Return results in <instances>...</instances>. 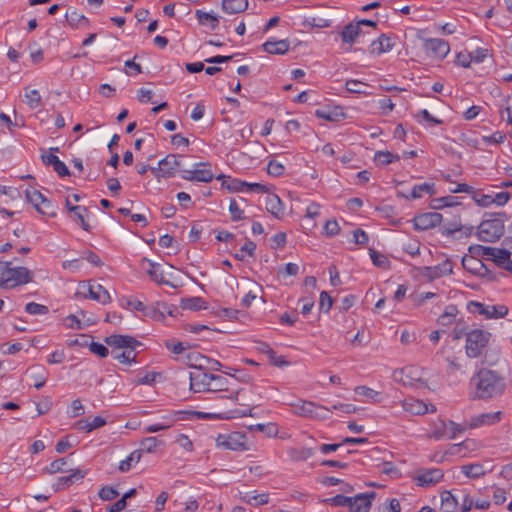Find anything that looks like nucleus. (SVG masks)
<instances>
[{"label":"nucleus","mask_w":512,"mask_h":512,"mask_svg":"<svg viewBox=\"0 0 512 512\" xmlns=\"http://www.w3.org/2000/svg\"><path fill=\"white\" fill-rule=\"evenodd\" d=\"M470 384L474 387V398L481 400L500 396L506 387L503 376L490 369H480Z\"/></svg>","instance_id":"1"},{"label":"nucleus","mask_w":512,"mask_h":512,"mask_svg":"<svg viewBox=\"0 0 512 512\" xmlns=\"http://www.w3.org/2000/svg\"><path fill=\"white\" fill-rule=\"evenodd\" d=\"M491 333L482 329H473L467 334L465 341V354L468 358H482V363L493 365L495 360L488 359Z\"/></svg>","instance_id":"2"},{"label":"nucleus","mask_w":512,"mask_h":512,"mask_svg":"<svg viewBox=\"0 0 512 512\" xmlns=\"http://www.w3.org/2000/svg\"><path fill=\"white\" fill-rule=\"evenodd\" d=\"M507 215L504 212L486 213L477 227V237L483 242H496L505 232Z\"/></svg>","instance_id":"3"},{"label":"nucleus","mask_w":512,"mask_h":512,"mask_svg":"<svg viewBox=\"0 0 512 512\" xmlns=\"http://www.w3.org/2000/svg\"><path fill=\"white\" fill-rule=\"evenodd\" d=\"M189 363L193 368V370L189 372L190 389L195 393L208 391L214 374L206 372L204 363L202 362L189 361Z\"/></svg>","instance_id":"4"},{"label":"nucleus","mask_w":512,"mask_h":512,"mask_svg":"<svg viewBox=\"0 0 512 512\" xmlns=\"http://www.w3.org/2000/svg\"><path fill=\"white\" fill-rule=\"evenodd\" d=\"M292 407L293 412L296 415L312 419L325 420L328 419L331 414V410L329 408L316 404L312 401L301 400L293 404Z\"/></svg>","instance_id":"5"},{"label":"nucleus","mask_w":512,"mask_h":512,"mask_svg":"<svg viewBox=\"0 0 512 512\" xmlns=\"http://www.w3.org/2000/svg\"><path fill=\"white\" fill-rule=\"evenodd\" d=\"M246 439V435L240 432L219 434L216 438V445L227 450L245 451L249 449Z\"/></svg>","instance_id":"6"},{"label":"nucleus","mask_w":512,"mask_h":512,"mask_svg":"<svg viewBox=\"0 0 512 512\" xmlns=\"http://www.w3.org/2000/svg\"><path fill=\"white\" fill-rule=\"evenodd\" d=\"M444 478V472L440 468H420L412 477L417 486L430 487L441 482Z\"/></svg>","instance_id":"7"},{"label":"nucleus","mask_w":512,"mask_h":512,"mask_svg":"<svg viewBox=\"0 0 512 512\" xmlns=\"http://www.w3.org/2000/svg\"><path fill=\"white\" fill-rule=\"evenodd\" d=\"M183 170L179 157L175 154H169L159 161L157 168H151V172L155 177L168 178L173 176L176 171Z\"/></svg>","instance_id":"8"},{"label":"nucleus","mask_w":512,"mask_h":512,"mask_svg":"<svg viewBox=\"0 0 512 512\" xmlns=\"http://www.w3.org/2000/svg\"><path fill=\"white\" fill-rule=\"evenodd\" d=\"M210 164L205 162L196 163L193 170H181L182 178L189 181H198L209 183L213 180L214 175L209 169Z\"/></svg>","instance_id":"9"},{"label":"nucleus","mask_w":512,"mask_h":512,"mask_svg":"<svg viewBox=\"0 0 512 512\" xmlns=\"http://www.w3.org/2000/svg\"><path fill=\"white\" fill-rule=\"evenodd\" d=\"M426 54L432 58L442 60L450 51L449 43L440 38H429L423 44Z\"/></svg>","instance_id":"10"},{"label":"nucleus","mask_w":512,"mask_h":512,"mask_svg":"<svg viewBox=\"0 0 512 512\" xmlns=\"http://www.w3.org/2000/svg\"><path fill=\"white\" fill-rule=\"evenodd\" d=\"M470 307H474V312L484 315L487 319H499L508 314V307L505 305H485L480 302L471 301Z\"/></svg>","instance_id":"11"},{"label":"nucleus","mask_w":512,"mask_h":512,"mask_svg":"<svg viewBox=\"0 0 512 512\" xmlns=\"http://www.w3.org/2000/svg\"><path fill=\"white\" fill-rule=\"evenodd\" d=\"M453 272V262L449 259L444 260L442 263L432 266L424 267L422 269V276L430 281L441 278L446 275H450Z\"/></svg>","instance_id":"12"},{"label":"nucleus","mask_w":512,"mask_h":512,"mask_svg":"<svg viewBox=\"0 0 512 512\" xmlns=\"http://www.w3.org/2000/svg\"><path fill=\"white\" fill-rule=\"evenodd\" d=\"M462 266L469 273L480 277H486L490 274L489 269L482 262V260L476 258V256L472 255L471 253L470 255H465L462 258Z\"/></svg>","instance_id":"13"},{"label":"nucleus","mask_w":512,"mask_h":512,"mask_svg":"<svg viewBox=\"0 0 512 512\" xmlns=\"http://www.w3.org/2000/svg\"><path fill=\"white\" fill-rule=\"evenodd\" d=\"M442 221V215L438 212H428L416 216L413 220L416 230H428L436 227Z\"/></svg>","instance_id":"14"},{"label":"nucleus","mask_w":512,"mask_h":512,"mask_svg":"<svg viewBox=\"0 0 512 512\" xmlns=\"http://www.w3.org/2000/svg\"><path fill=\"white\" fill-rule=\"evenodd\" d=\"M9 276H8V288H13L18 285L27 284L32 281V273L25 267H15L12 268L9 266Z\"/></svg>","instance_id":"15"},{"label":"nucleus","mask_w":512,"mask_h":512,"mask_svg":"<svg viewBox=\"0 0 512 512\" xmlns=\"http://www.w3.org/2000/svg\"><path fill=\"white\" fill-rule=\"evenodd\" d=\"M105 343L107 345H109L110 347H114V348H118V349L128 348L129 350L135 349L136 346L141 345V342H139L132 336L116 335V334L106 337Z\"/></svg>","instance_id":"16"},{"label":"nucleus","mask_w":512,"mask_h":512,"mask_svg":"<svg viewBox=\"0 0 512 512\" xmlns=\"http://www.w3.org/2000/svg\"><path fill=\"white\" fill-rule=\"evenodd\" d=\"M501 417V411L482 413L472 417L468 423V427L473 429L482 426L493 425L498 423L501 420Z\"/></svg>","instance_id":"17"},{"label":"nucleus","mask_w":512,"mask_h":512,"mask_svg":"<svg viewBox=\"0 0 512 512\" xmlns=\"http://www.w3.org/2000/svg\"><path fill=\"white\" fill-rule=\"evenodd\" d=\"M70 474L67 476H62L57 479V481L53 484L54 491H61L78 480H81L87 474L86 470H82L79 468L69 470Z\"/></svg>","instance_id":"18"},{"label":"nucleus","mask_w":512,"mask_h":512,"mask_svg":"<svg viewBox=\"0 0 512 512\" xmlns=\"http://www.w3.org/2000/svg\"><path fill=\"white\" fill-rule=\"evenodd\" d=\"M375 492L358 494L352 498V504L349 506L350 512H369L371 499L375 497Z\"/></svg>","instance_id":"19"},{"label":"nucleus","mask_w":512,"mask_h":512,"mask_svg":"<svg viewBox=\"0 0 512 512\" xmlns=\"http://www.w3.org/2000/svg\"><path fill=\"white\" fill-rule=\"evenodd\" d=\"M431 410H429L428 405L421 400L418 399H406L403 402V408L405 411L413 414V415H423L429 411L435 412V406L431 405Z\"/></svg>","instance_id":"20"},{"label":"nucleus","mask_w":512,"mask_h":512,"mask_svg":"<svg viewBox=\"0 0 512 512\" xmlns=\"http://www.w3.org/2000/svg\"><path fill=\"white\" fill-rule=\"evenodd\" d=\"M290 43L287 39L282 40H268L262 48L265 52L273 55H283L288 52Z\"/></svg>","instance_id":"21"},{"label":"nucleus","mask_w":512,"mask_h":512,"mask_svg":"<svg viewBox=\"0 0 512 512\" xmlns=\"http://www.w3.org/2000/svg\"><path fill=\"white\" fill-rule=\"evenodd\" d=\"M459 310L456 305H448L444 312L437 318V324L442 327H449L457 322Z\"/></svg>","instance_id":"22"},{"label":"nucleus","mask_w":512,"mask_h":512,"mask_svg":"<svg viewBox=\"0 0 512 512\" xmlns=\"http://www.w3.org/2000/svg\"><path fill=\"white\" fill-rule=\"evenodd\" d=\"M88 295H84L85 298H90L95 301H98L102 304H106L110 302L111 297L108 291L100 284L97 285H88Z\"/></svg>","instance_id":"23"},{"label":"nucleus","mask_w":512,"mask_h":512,"mask_svg":"<svg viewBox=\"0 0 512 512\" xmlns=\"http://www.w3.org/2000/svg\"><path fill=\"white\" fill-rule=\"evenodd\" d=\"M143 261L147 262L149 265V268L146 271L151 280L155 281L158 284L171 285L174 287L173 284H171L169 281L165 279L164 272L161 270L160 264L152 262L147 258H143Z\"/></svg>","instance_id":"24"},{"label":"nucleus","mask_w":512,"mask_h":512,"mask_svg":"<svg viewBox=\"0 0 512 512\" xmlns=\"http://www.w3.org/2000/svg\"><path fill=\"white\" fill-rule=\"evenodd\" d=\"M447 435L448 422L444 421L443 419H438L431 424L427 437L434 440H440L445 437L447 438Z\"/></svg>","instance_id":"25"},{"label":"nucleus","mask_w":512,"mask_h":512,"mask_svg":"<svg viewBox=\"0 0 512 512\" xmlns=\"http://www.w3.org/2000/svg\"><path fill=\"white\" fill-rule=\"evenodd\" d=\"M363 34L362 28L357 23H349L341 31V39L345 43L352 44Z\"/></svg>","instance_id":"26"},{"label":"nucleus","mask_w":512,"mask_h":512,"mask_svg":"<svg viewBox=\"0 0 512 512\" xmlns=\"http://www.w3.org/2000/svg\"><path fill=\"white\" fill-rule=\"evenodd\" d=\"M88 213V209L85 206H75V208H71L69 216L74 222L78 223L83 230L90 231V225L86 221Z\"/></svg>","instance_id":"27"},{"label":"nucleus","mask_w":512,"mask_h":512,"mask_svg":"<svg viewBox=\"0 0 512 512\" xmlns=\"http://www.w3.org/2000/svg\"><path fill=\"white\" fill-rule=\"evenodd\" d=\"M266 209L276 218H281L284 214L283 204L275 194H270L266 197Z\"/></svg>","instance_id":"28"},{"label":"nucleus","mask_w":512,"mask_h":512,"mask_svg":"<svg viewBox=\"0 0 512 512\" xmlns=\"http://www.w3.org/2000/svg\"><path fill=\"white\" fill-rule=\"evenodd\" d=\"M66 21L73 28L87 27L89 20L83 14H80L76 9H71L66 12Z\"/></svg>","instance_id":"29"},{"label":"nucleus","mask_w":512,"mask_h":512,"mask_svg":"<svg viewBox=\"0 0 512 512\" xmlns=\"http://www.w3.org/2000/svg\"><path fill=\"white\" fill-rule=\"evenodd\" d=\"M393 45L394 44L391 38L387 37L385 34H382L377 40H374L372 42L371 53L380 55L382 53L390 51Z\"/></svg>","instance_id":"30"},{"label":"nucleus","mask_w":512,"mask_h":512,"mask_svg":"<svg viewBox=\"0 0 512 512\" xmlns=\"http://www.w3.org/2000/svg\"><path fill=\"white\" fill-rule=\"evenodd\" d=\"M248 8V0H222V9L227 14H237Z\"/></svg>","instance_id":"31"},{"label":"nucleus","mask_w":512,"mask_h":512,"mask_svg":"<svg viewBox=\"0 0 512 512\" xmlns=\"http://www.w3.org/2000/svg\"><path fill=\"white\" fill-rule=\"evenodd\" d=\"M458 508L456 497L448 490L441 493V509L444 512H455Z\"/></svg>","instance_id":"32"},{"label":"nucleus","mask_w":512,"mask_h":512,"mask_svg":"<svg viewBox=\"0 0 512 512\" xmlns=\"http://www.w3.org/2000/svg\"><path fill=\"white\" fill-rule=\"evenodd\" d=\"M174 424V419L171 416H162L161 421L155 424H150L144 427V433H156L169 429Z\"/></svg>","instance_id":"33"},{"label":"nucleus","mask_w":512,"mask_h":512,"mask_svg":"<svg viewBox=\"0 0 512 512\" xmlns=\"http://www.w3.org/2000/svg\"><path fill=\"white\" fill-rule=\"evenodd\" d=\"M511 250L506 247L504 249L495 248L494 253L490 260L495 263L499 268L504 269L506 262H508L511 256Z\"/></svg>","instance_id":"34"},{"label":"nucleus","mask_w":512,"mask_h":512,"mask_svg":"<svg viewBox=\"0 0 512 512\" xmlns=\"http://www.w3.org/2000/svg\"><path fill=\"white\" fill-rule=\"evenodd\" d=\"M180 306L182 309L192 311H198L207 308L206 302L201 297L183 298L181 299Z\"/></svg>","instance_id":"35"},{"label":"nucleus","mask_w":512,"mask_h":512,"mask_svg":"<svg viewBox=\"0 0 512 512\" xmlns=\"http://www.w3.org/2000/svg\"><path fill=\"white\" fill-rule=\"evenodd\" d=\"M188 361H196L204 363L205 367H208L211 370L219 371L221 369V363L217 360L210 359L206 356H203L199 353H191L188 355Z\"/></svg>","instance_id":"36"},{"label":"nucleus","mask_w":512,"mask_h":512,"mask_svg":"<svg viewBox=\"0 0 512 512\" xmlns=\"http://www.w3.org/2000/svg\"><path fill=\"white\" fill-rule=\"evenodd\" d=\"M24 91L25 102L31 109H36L42 105L41 95L37 89L26 87Z\"/></svg>","instance_id":"37"},{"label":"nucleus","mask_w":512,"mask_h":512,"mask_svg":"<svg viewBox=\"0 0 512 512\" xmlns=\"http://www.w3.org/2000/svg\"><path fill=\"white\" fill-rule=\"evenodd\" d=\"M30 377L36 389H41L47 380V372L44 367H35L29 370Z\"/></svg>","instance_id":"38"},{"label":"nucleus","mask_w":512,"mask_h":512,"mask_svg":"<svg viewBox=\"0 0 512 512\" xmlns=\"http://www.w3.org/2000/svg\"><path fill=\"white\" fill-rule=\"evenodd\" d=\"M141 450H134L126 459L122 460L119 464L121 472H128L134 464H137L141 459Z\"/></svg>","instance_id":"39"},{"label":"nucleus","mask_w":512,"mask_h":512,"mask_svg":"<svg viewBox=\"0 0 512 512\" xmlns=\"http://www.w3.org/2000/svg\"><path fill=\"white\" fill-rule=\"evenodd\" d=\"M25 196L27 201L31 203L37 211L38 208L42 205L43 201L46 199V197L41 192L33 187L26 189Z\"/></svg>","instance_id":"40"},{"label":"nucleus","mask_w":512,"mask_h":512,"mask_svg":"<svg viewBox=\"0 0 512 512\" xmlns=\"http://www.w3.org/2000/svg\"><path fill=\"white\" fill-rule=\"evenodd\" d=\"M163 444V441L159 440L157 437H146L140 442V448L138 450H141V453H152L156 451L158 446Z\"/></svg>","instance_id":"41"},{"label":"nucleus","mask_w":512,"mask_h":512,"mask_svg":"<svg viewBox=\"0 0 512 512\" xmlns=\"http://www.w3.org/2000/svg\"><path fill=\"white\" fill-rule=\"evenodd\" d=\"M494 249V247L474 245L469 247V252L476 256V258H484L486 260H490L494 253Z\"/></svg>","instance_id":"42"},{"label":"nucleus","mask_w":512,"mask_h":512,"mask_svg":"<svg viewBox=\"0 0 512 512\" xmlns=\"http://www.w3.org/2000/svg\"><path fill=\"white\" fill-rule=\"evenodd\" d=\"M198 418L202 419H232L238 416L236 410H229L221 413H204V412H194Z\"/></svg>","instance_id":"43"},{"label":"nucleus","mask_w":512,"mask_h":512,"mask_svg":"<svg viewBox=\"0 0 512 512\" xmlns=\"http://www.w3.org/2000/svg\"><path fill=\"white\" fill-rule=\"evenodd\" d=\"M461 470L469 478H479L485 474L483 466L479 463L463 465Z\"/></svg>","instance_id":"44"},{"label":"nucleus","mask_w":512,"mask_h":512,"mask_svg":"<svg viewBox=\"0 0 512 512\" xmlns=\"http://www.w3.org/2000/svg\"><path fill=\"white\" fill-rule=\"evenodd\" d=\"M196 17L201 25H210L212 29H216L219 24V20L216 16L202 10L196 11Z\"/></svg>","instance_id":"45"},{"label":"nucleus","mask_w":512,"mask_h":512,"mask_svg":"<svg viewBox=\"0 0 512 512\" xmlns=\"http://www.w3.org/2000/svg\"><path fill=\"white\" fill-rule=\"evenodd\" d=\"M401 374L406 378L402 379L404 385H414L415 382L421 381V377L418 375L419 371L414 367H405L402 369Z\"/></svg>","instance_id":"46"},{"label":"nucleus","mask_w":512,"mask_h":512,"mask_svg":"<svg viewBox=\"0 0 512 512\" xmlns=\"http://www.w3.org/2000/svg\"><path fill=\"white\" fill-rule=\"evenodd\" d=\"M242 500L249 505L260 506L265 505L269 502V495L265 493L254 495L246 493L244 496H242Z\"/></svg>","instance_id":"47"},{"label":"nucleus","mask_w":512,"mask_h":512,"mask_svg":"<svg viewBox=\"0 0 512 512\" xmlns=\"http://www.w3.org/2000/svg\"><path fill=\"white\" fill-rule=\"evenodd\" d=\"M423 193H427L431 196L436 194L434 184L423 183V184L415 185L411 191V198L412 199L421 198Z\"/></svg>","instance_id":"48"},{"label":"nucleus","mask_w":512,"mask_h":512,"mask_svg":"<svg viewBox=\"0 0 512 512\" xmlns=\"http://www.w3.org/2000/svg\"><path fill=\"white\" fill-rule=\"evenodd\" d=\"M399 159L400 157L398 155H394L389 151H377L374 157L376 164L382 166L398 161Z\"/></svg>","instance_id":"49"},{"label":"nucleus","mask_w":512,"mask_h":512,"mask_svg":"<svg viewBox=\"0 0 512 512\" xmlns=\"http://www.w3.org/2000/svg\"><path fill=\"white\" fill-rule=\"evenodd\" d=\"M345 86H346L347 91H349L351 93L365 94V95L371 94L366 91V88L369 87V85L366 83H363L359 80H355V79L347 80Z\"/></svg>","instance_id":"50"},{"label":"nucleus","mask_w":512,"mask_h":512,"mask_svg":"<svg viewBox=\"0 0 512 512\" xmlns=\"http://www.w3.org/2000/svg\"><path fill=\"white\" fill-rule=\"evenodd\" d=\"M454 325L451 333L452 339L457 341L464 336L467 338V334L469 333L467 323L462 318H459Z\"/></svg>","instance_id":"51"},{"label":"nucleus","mask_w":512,"mask_h":512,"mask_svg":"<svg viewBox=\"0 0 512 512\" xmlns=\"http://www.w3.org/2000/svg\"><path fill=\"white\" fill-rule=\"evenodd\" d=\"M370 257L375 266L382 268V269L389 268L390 261L384 254H381V253L375 251L374 249H370Z\"/></svg>","instance_id":"52"},{"label":"nucleus","mask_w":512,"mask_h":512,"mask_svg":"<svg viewBox=\"0 0 512 512\" xmlns=\"http://www.w3.org/2000/svg\"><path fill=\"white\" fill-rule=\"evenodd\" d=\"M227 379L214 374L213 380H211V383L209 385L208 391L210 392H227L228 388L226 387Z\"/></svg>","instance_id":"53"},{"label":"nucleus","mask_w":512,"mask_h":512,"mask_svg":"<svg viewBox=\"0 0 512 512\" xmlns=\"http://www.w3.org/2000/svg\"><path fill=\"white\" fill-rule=\"evenodd\" d=\"M113 357L120 363L130 364L136 361V353L134 349L126 350L123 352L112 351Z\"/></svg>","instance_id":"54"},{"label":"nucleus","mask_w":512,"mask_h":512,"mask_svg":"<svg viewBox=\"0 0 512 512\" xmlns=\"http://www.w3.org/2000/svg\"><path fill=\"white\" fill-rule=\"evenodd\" d=\"M255 250L256 244L253 241L248 240L241 247L240 252L234 254V257L239 261H243L245 259L244 253H247L249 256L253 257L255 254Z\"/></svg>","instance_id":"55"},{"label":"nucleus","mask_w":512,"mask_h":512,"mask_svg":"<svg viewBox=\"0 0 512 512\" xmlns=\"http://www.w3.org/2000/svg\"><path fill=\"white\" fill-rule=\"evenodd\" d=\"M352 498L353 497H347L342 494H338L334 497L325 499L324 502L329 503L330 505L335 506V507H348L349 508L350 504H352V502H351Z\"/></svg>","instance_id":"56"},{"label":"nucleus","mask_w":512,"mask_h":512,"mask_svg":"<svg viewBox=\"0 0 512 512\" xmlns=\"http://www.w3.org/2000/svg\"><path fill=\"white\" fill-rule=\"evenodd\" d=\"M67 464V458H59L54 460L50 463L49 466H47L44 471L49 474H55L58 472H64V466Z\"/></svg>","instance_id":"57"},{"label":"nucleus","mask_w":512,"mask_h":512,"mask_svg":"<svg viewBox=\"0 0 512 512\" xmlns=\"http://www.w3.org/2000/svg\"><path fill=\"white\" fill-rule=\"evenodd\" d=\"M455 197L446 196L441 198L433 199L431 202V208L433 209H441L443 207H450L456 204L454 201Z\"/></svg>","instance_id":"58"},{"label":"nucleus","mask_w":512,"mask_h":512,"mask_svg":"<svg viewBox=\"0 0 512 512\" xmlns=\"http://www.w3.org/2000/svg\"><path fill=\"white\" fill-rule=\"evenodd\" d=\"M229 212L233 221H239L244 218V212L240 208L238 201L234 198L230 200Z\"/></svg>","instance_id":"59"},{"label":"nucleus","mask_w":512,"mask_h":512,"mask_svg":"<svg viewBox=\"0 0 512 512\" xmlns=\"http://www.w3.org/2000/svg\"><path fill=\"white\" fill-rule=\"evenodd\" d=\"M25 311L31 315H44L48 313L49 309L45 305L30 302L26 304Z\"/></svg>","instance_id":"60"},{"label":"nucleus","mask_w":512,"mask_h":512,"mask_svg":"<svg viewBox=\"0 0 512 512\" xmlns=\"http://www.w3.org/2000/svg\"><path fill=\"white\" fill-rule=\"evenodd\" d=\"M468 427V425H462L455 423L454 421H448V439H454L458 434H462Z\"/></svg>","instance_id":"61"},{"label":"nucleus","mask_w":512,"mask_h":512,"mask_svg":"<svg viewBox=\"0 0 512 512\" xmlns=\"http://www.w3.org/2000/svg\"><path fill=\"white\" fill-rule=\"evenodd\" d=\"M118 495L119 492L111 486H103L98 492V496L104 501L113 500L117 498Z\"/></svg>","instance_id":"62"},{"label":"nucleus","mask_w":512,"mask_h":512,"mask_svg":"<svg viewBox=\"0 0 512 512\" xmlns=\"http://www.w3.org/2000/svg\"><path fill=\"white\" fill-rule=\"evenodd\" d=\"M285 171V167L282 163L276 160H270L267 165V172L269 175L278 177L281 176Z\"/></svg>","instance_id":"63"},{"label":"nucleus","mask_w":512,"mask_h":512,"mask_svg":"<svg viewBox=\"0 0 512 512\" xmlns=\"http://www.w3.org/2000/svg\"><path fill=\"white\" fill-rule=\"evenodd\" d=\"M314 455L313 448H301L299 450H293L291 456L294 460L304 461Z\"/></svg>","instance_id":"64"}]
</instances>
